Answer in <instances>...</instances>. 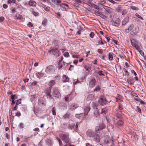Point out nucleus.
Returning <instances> with one entry per match:
<instances>
[{
  "label": "nucleus",
  "instance_id": "338daca9",
  "mask_svg": "<svg viewBox=\"0 0 146 146\" xmlns=\"http://www.w3.org/2000/svg\"><path fill=\"white\" fill-rule=\"evenodd\" d=\"M17 12L16 9L15 8H13L11 10V13H16Z\"/></svg>",
  "mask_w": 146,
  "mask_h": 146
},
{
  "label": "nucleus",
  "instance_id": "5701e85b",
  "mask_svg": "<svg viewBox=\"0 0 146 146\" xmlns=\"http://www.w3.org/2000/svg\"><path fill=\"white\" fill-rule=\"evenodd\" d=\"M70 116V113L68 112L63 116V118L65 119H67L69 118Z\"/></svg>",
  "mask_w": 146,
  "mask_h": 146
},
{
  "label": "nucleus",
  "instance_id": "5fc2aeb1",
  "mask_svg": "<svg viewBox=\"0 0 146 146\" xmlns=\"http://www.w3.org/2000/svg\"><path fill=\"white\" fill-rule=\"evenodd\" d=\"M110 10H111V8H110L108 7V8H106V9L105 10L106 12H107L109 13H111Z\"/></svg>",
  "mask_w": 146,
  "mask_h": 146
},
{
  "label": "nucleus",
  "instance_id": "6e6552de",
  "mask_svg": "<svg viewBox=\"0 0 146 146\" xmlns=\"http://www.w3.org/2000/svg\"><path fill=\"white\" fill-rule=\"evenodd\" d=\"M45 92L47 98L48 97L53 100V98L52 97V95L50 94L51 90L50 87L47 88L45 89Z\"/></svg>",
  "mask_w": 146,
  "mask_h": 146
},
{
  "label": "nucleus",
  "instance_id": "72a5a7b5",
  "mask_svg": "<svg viewBox=\"0 0 146 146\" xmlns=\"http://www.w3.org/2000/svg\"><path fill=\"white\" fill-rule=\"evenodd\" d=\"M64 100H65V101L66 102H68L71 100L67 95L64 97Z\"/></svg>",
  "mask_w": 146,
  "mask_h": 146
},
{
  "label": "nucleus",
  "instance_id": "6e6d98bb",
  "mask_svg": "<svg viewBox=\"0 0 146 146\" xmlns=\"http://www.w3.org/2000/svg\"><path fill=\"white\" fill-rule=\"evenodd\" d=\"M32 13L33 15L35 16H37L38 15L39 13L38 12L33 11L32 12Z\"/></svg>",
  "mask_w": 146,
  "mask_h": 146
},
{
  "label": "nucleus",
  "instance_id": "e2e57ef3",
  "mask_svg": "<svg viewBox=\"0 0 146 146\" xmlns=\"http://www.w3.org/2000/svg\"><path fill=\"white\" fill-rule=\"evenodd\" d=\"M47 20L46 19H44L43 21H42V25H45L46 23H47Z\"/></svg>",
  "mask_w": 146,
  "mask_h": 146
},
{
  "label": "nucleus",
  "instance_id": "a211bd4d",
  "mask_svg": "<svg viewBox=\"0 0 146 146\" xmlns=\"http://www.w3.org/2000/svg\"><path fill=\"white\" fill-rule=\"evenodd\" d=\"M105 125L104 124L102 123L100 126L97 127L96 128V131H98L100 130V129H104L105 128Z\"/></svg>",
  "mask_w": 146,
  "mask_h": 146
},
{
  "label": "nucleus",
  "instance_id": "b1692460",
  "mask_svg": "<svg viewBox=\"0 0 146 146\" xmlns=\"http://www.w3.org/2000/svg\"><path fill=\"white\" fill-rule=\"evenodd\" d=\"M36 4V3L33 1L30 0L29 1V4L31 6L34 7Z\"/></svg>",
  "mask_w": 146,
  "mask_h": 146
},
{
  "label": "nucleus",
  "instance_id": "864d4df0",
  "mask_svg": "<svg viewBox=\"0 0 146 146\" xmlns=\"http://www.w3.org/2000/svg\"><path fill=\"white\" fill-rule=\"evenodd\" d=\"M16 1V0H8V3H15Z\"/></svg>",
  "mask_w": 146,
  "mask_h": 146
},
{
  "label": "nucleus",
  "instance_id": "f8f14e48",
  "mask_svg": "<svg viewBox=\"0 0 146 146\" xmlns=\"http://www.w3.org/2000/svg\"><path fill=\"white\" fill-rule=\"evenodd\" d=\"M38 104L39 106H42L45 104V102L44 101V99L42 97H41L39 98L38 101Z\"/></svg>",
  "mask_w": 146,
  "mask_h": 146
},
{
  "label": "nucleus",
  "instance_id": "6ab92c4d",
  "mask_svg": "<svg viewBox=\"0 0 146 146\" xmlns=\"http://www.w3.org/2000/svg\"><path fill=\"white\" fill-rule=\"evenodd\" d=\"M108 109L107 107H106L102 109V111L101 114L104 115L107 113L108 111Z\"/></svg>",
  "mask_w": 146,
  "mask_h": 146
},
{
  "label": "nucleus",
  "instance_id": "8fccbe9b",
  "mask_svg": "<svg viewBox=\"0 0 146 146\" xmlns=\"http://www.w3.org/2000/svg\"><path fill=\"white\" fill-rule=\"evenodd\" d=\"M92 0H89V1H87V3H86V4L91 7V5L93 4L91 3Z\"/></svg>",
  "mask_w": 146,
  "mask_h": 146
},
{
  "label": "nucleus",
  "instance_id": "a878e982",
  "mask_svg": "<svg viewBox=\"0 0 146 146\" xmlns=\"http://www.w3.org/2000/svg\"><path fill=\"white\" fill-rule=\"evenodd\" d=\"M63 59V58L62 57V58L60 61V63L58 64V68L59 69H60L61 68H65L63 65V64L62 62V59Z\"/></svg>",
  "mask_w": 146,
  "mask_h": 146
},
{
  "label": "nucleus",
  "instance_id": "4d7b16f0",
  "mask_svg": "<svg viewBox=\"0 0 146 146\" xmlns=\"http://www.w3.org/2000/svg\"><path fill=\"white\" fill-rule=\"evenodd\" d=\"M140 102V103L142 105H145L146 104V103L143 101L142 100H141V99H140V100L139 101Z\"/></svg>",
  "mask_w": 146,
  "mask_h": 146
},
{
  "label": "nucleus",
  "instance_id": "c756f323",
  "mask_svg": "<svg viewBox=\"0 0 146 146\" xmlns=\"http://www.w3.org/2000/svg\"><path fill=\"white\" fill-rule=\"evenodd\" d=\"M139 28L138 27H136L135 28V29L133 30V32L134 34L136 35L138 33L139 30Z\"/></svg>",
  "mask_w": 146,
  "mask_h": 146
},
{
  "label": "nucleus",
  "instance_id": "39448f33",
  "mask_svg": "<svg viewBox=\"0 0 146 146\" xmlns=\"http://www.w3.org/2000/svg\"><path fill=\"white\" fill-rule=\"evenodd\" d=\"M98 102L100 105L103 106L104 104H106V102H109L107 100L104 96H101L100 97Z\"/></svg>",
  "mask_w": 146,
  "mask_h": 146
},
{
  "label": "nucleus",
  "instance_id": "f3484780",
  "mask_svg": "<svg viewBox=\"0 0 146 146\" xmlns=\"http://www.w3.org/2000/svg\"><path fill=\"white\" fill-rule=\"evenodd\" d=\"M95 137L93 139V140L95 141L96 142L99 143L100 141V137L99 135L96 134Z\"/></svg>",
  "mask_w": 146,
  "mask_h": 146
},
{
  "label": "nucleus",
  "instance_id": "9d476101",
  "mask_svg": "<svg viewBox=\"0 0 146 146\" xmlns=\"http://www.w3.org/2000/svg\"><path fill=\"white\" fill-rule=\"evenodd\" d=\"M51 51L52 52L53 54L56 57L59 56L60 54V52L56 48L52 49L51 50Z\"/></svg>",
  "mask_w": 146,
  "mask_h": 146
},
{
  "label": "nucleus",
  "instance_id": "13d9d810",
  "mask_svg": "<svg viewBox=\"0 0 146 146\" xmlns=\"http://www.w3.org/2000/svg\"><path fill=\"white\" fill-rule=\"evenodd\" d=\"M56 139L58 141L59 145L60 146H62V144L61 140L60 139H58V138H57Z\"/></svg>",
  "mask_w": 146,
  "mask_h": 146
},
{
  "label": "nucleus",
  "instance_id": "bb28decb",
  "mask_svg": "<svg viewBox=\"0 0 146 146\" xmlns=\"http://www.w3.org/2000/svg\"><path fill=\"white\" fill-rule=\"evenodd\" d=\"M97 74H98L99 75L101 76H104L105 75V72L104 71H102V70H98V72H97Z\"/></svg>",
  "mask_w": 146,
  "mask_h": 146
},
{
  "label": "nucleus",
  "instance_id": "dca6fc26",
  "mask_svg": "<svg viewBox=\"0 0 146 146\" xmlns=\"http://www.w3.org/2000/svg\"><path fill=\"white\" fill-rule=\"evenodd\" d=\"M102 40V39L100 37H96L94 39V41L96 44L97 45H100V41Z\"/></svg>",
  "mask_w": 146,
  "mask_h": 146
},
{
  "label": "nucleus",
  "instance_id": "69168bd1",
  "mask_svg": "<svg viewBox=\"0 0 146 146\" xmlns=\"http://www.w3.org/2000/svg\"><path fill=\"white\" fill-rule=\"evenodd\" d=\"M94 35V33L93 32H92L90 34V37L93 38Z\"/></svg>",
  "mask_w": 146,
  "mask_h": 146
},
{
  "label": "nucleus",
  "instance_id": "a18cd8bd",
  "mask_svg": "<svg viewBox=\"0 0 146 146\" xmlns=\"http://www.w3.org/2000/svg\"><path fill=\"white\" fill-rule=\"evenodd\" d=\"M35 96L34 95H31V96L30 100L31 102L34 101V100L35 99Z\"/></svg>",
  "mask_w": 146,
  "mask_h": 146
},
{
  "label": "nucleus",
  "instance_id": "680f3d73",
  "mask_svg": "<svg viewBox=\"0 0 146 146\" xmlns=\"http://www.w3.org/2000/svg\"><path fill=\"white\" fill-rule=\"evenodd\" d=\"M135 16L143 20V18L141 16H140L138 14L136 13L135 14Z\"/></svg>",
  "mask_w": 146,
  "mask_h": 146
},
{
  "label": "nucleus",
  "instance_id": "c9c22d12",
  "mask_svg": "<svg viewBox=\"0 0 146 146\" xmlns=\"http://www.w3.org/2000/svg\"><path fill=\"white\" fill-rule=\"evenodd\" d=\"M107 14H106L105 15H104L102 13H101V15L100 17L102 19H105L107 18Z\"/></svg>",
  "mask_w": 146,
  "mask_h": 146
},
{
  "label": "nucleus",
  "instance_id": "774afa93",
  "mask_svg": "<svg viewBox=\"0 0 146 146\" xmlns=\"http://www.w3.org/2000/svg\"><path fill=\"white\" fill-rule=\"evenodd\" d=\"M136 109L137 110L139 113H141V111L140 108L138 106H137L136 107Z\"/></svg>",
  "mask_w": 146,
  "mask_h": 146
},
{
  "label": "nucleus",
  "instance_id": "e433bc0d",
  "mask_svg": "<svg viewBox=\"0 0 146 146\" xmlns=\"http://www.w3.org/2000/svg\"><path fill=\"white\" fill-rule=\"evenodd\" d=\"M42 7L44 8L45 11H48L49 10V7L45 5L42 4Z\"/></svg>",
  "mask_w": 146,
  "mask_h": 146
},
{
  "label": "nucleus",
  "instance_id": "bf43d9fd",
  "mask_svg": "<svg viewBox=\"0 0 146 146\" xmlns=\"http://www.w3.org/2000/svg\"><path fill=\"white\" fill-rule=\"evenodd\" d=\"M64 56L66 57H68L69 56V54L68 52H66L64 54Z\"/></svg>",
  "mask_w": 146,
  "mask_h": 146
},
{
  "label": "nucleus",
  "instance_id": "58836bf2",
  "mask_svg": "<svg viewBox=\"0 0 146 146\" xmlns=\"http://www.w3.org/2000/svg\"><path fill=\"white\" fill-rule=\"evenodd\" d=\"M55 83V82L53 80H52L49 82L48 84L50 86H50H52L54 85V84Z\"/></svg>",
  "mask_w": 146,
  "mask_h": 146
},
{
  "label": "nucleus",
  "instance_id": "f704fd0d",
  "mask_svg": "<svg viewBox=\"0 0 146 146\" xmlns=\"http://www.w3.org/2000/svg\"><path fill=\"white\" fill-rule=\"evenodd\" d=\"M123 70L125 72V74L124 75L127 76H129V74L128 72L125 68H123Z\"/></svg>",
  "mask_w": 146,
  "mask_h": 146
},
{
  "label": "nucleus",
  "instance_id": "0eeeda50",
  "mask_svg": "<svg viewBox=\"0 0 146 146\" xmlns=\"http://www.w3.org/2000/svg\"><path fill=\"white\" fill-rule=\"evenodd\" d=\"M86 134L89 137H93L96 135V133L91 130H88L86 132Z\"/></svg>",
  "mask_w": 146,
  "mask_h": 146
},
{
  "label": "nucleus",
  "instance_id": "1a4fd4ad",
  "mask_svg": "<svg viewBox=\"0 0 146 146\" xmlns=\"http://www.w3.org/2000/svg\"><path fill=\"white\" fill-rule=\"evenodd\" d=\"M96 80L94 78L92 79L89 82V87L92 88H93L96 85Z\"/></svg>",
  "mask_w": 146,
  "mask_h": 146
},
{
  "label": "nucleus",
  "instance_id": "f257e3e1",
  "mask_svg": "<svg viewBox=\"0 0 146 146\" xmlns=\"http://www.w3.org/2000/svg\"><path fill=\"white\" fill-rule=\"evenodd\" d=\"M50 1L52 4H58L60 7L66 9L68 8V5L62 3L61 0H50Z\"/></svg>",
  "mask_w": 146,
  "mask_h": 146
},
{
  "label": "nucleus",
  "instance_id": "3c124183",
  "mask_svg": "<svg viewBox=\"0 0 146 146\" xmlns=\"http://www.w3.org/2000/svg\"><path fill=\"white\" fill-rule=\"evenodd\" d=\"M67 96L68 97L70 98L71 100H72V99H73V98L74 97V96H73V95H72V94H71Z\"/></svg>",
  "mask_w": 146,
  "mask_h": 146
},
{
  "label": "nucleus",
  "instance_id": "f03ea898",
  "mask_svg": "<svg viewBox=\"0 0 146 146\" xmlns=\"http://www.w3.org/2000/svg\"><path fill=\"white\" fill-rule=\"evenodd\" d=\"M59 136L62 140L66 143H68L69 144V142L70 140L68 134H60Z\"/></svg>",
  "mask_w": 146,
  "mask_h": 146
},
{
  "label": "nucleus",
  "instance_id": "20e7f679",
  "mask_svg": "<svg viewBox=\"0 0 146 146\" xmlns=\"http://www.w3.org/2000/svg\"><path fill=\"white\" fill-rule=\"evenodd\" d=\"M131 44L134 47L135 49L138 51H139L140 50L139 46L138 45V42L137 40L135 39H133L131 40Z\"/></svg>",
  "mask_w": 146,
  "mask_h": 146
},
{
  "label": "nucleus",
  "instance_id": "aec40b11",
  "mask_svg": "<svg viewBox=\"0 0 146 146\" xmlns=\"http://www.w3.org/2000/svg\"><path fill=\"white\" fill-rule=\"evenodd\" d=\"M120 23V21L119 18L116 19L115 21L114 22L113 25L115 26L118 27L119 26Z\"/></svg>",
  "mask_w": 146,
  "mask_h": 146
},
{
  "label": "nucleus",
  "instance_id": "2f4dec72",
  "mask_svg": "<svg viewBox=\"0 0 146 146\" xmlns=\"http://www.w3.org/2000/svg\"><path fill=\"white\" fill-rule=\"evenodd\" d=\"M91 66L89 64H87L85 66V68L86 70L88 71H90L91 70Z\"/></svg>",
  "mask_w": 146,
  "mask_h": 146
},
{
  "label": "nucleus",
  "instance_id": "7ed1b4c3",
  "mask_svg": "<svg viewBox=\"0 0 146 146\" xmlns=\"http://www.w3.org/2000/svg\"><path fill=\"white\" fill-rule=\"evenodd\" d=\"M56 69V68L53 65H50L46 68L45 72L48 73H52L55 71Z\"/></svg>",
  "mask_w": 146,
  "mask_h": 146
},
{
  "label": "nucleus",
  "instance_id": "9b49d317",
  "mask_svg": "<svg viewBox=\"0 0 146 146\" xmlns=\"http://www.w3.org/2000/svg\"><path fill=\"white\" fill-rule=\"evenodd\" d=\"M79 107L78 105L76 103L72 104L70 106L69 109L71 111H72L75 110L76 108Z\"/></svg>",
  "mask_w": 146,
  "mask_h": 146
},
{
  "label": "nucleus",
  "instance_id": "79ce46f5",
  "mask_svg": "<svg viewBox=\"0 0 146 146\" xmlns=\"http://www.w3.org/2000/svg\"><path fill=\"white\" fill-rule=\"evenodd\" d=\"M100 87L99 86H98L95 88L94 89V92H98L100 90Z\"/></svg>",
  "mask_w": 146,
  "mask_h": 146
},
{
  "label": "nucleus",
  "instance_id": "a19ab883",
  "mask_svg": "<svg viewBox=\"0 0 146 146\" xmlns=\"http://www.w3.org/2000/svg\"><path fill=\"white\" fill-rule=\"evenodd\" d=\"M91 7L98 10H99L100 9V7L94 4L91 5Z\"/></svg>",
  "mask_w": 146,
  "mask_h": 146
},
{
  "label": "nucleus",
  "instance_id": "4468645a",
  "mask_svg": "<svg viewBox=\"0 0 146 146\" xmlns=\"http://www.w3.org/2000/svg\"><path fill=\"white\" fill-rule=\"evenodd\" d=\"M94 115L97 118H100V114L99 111L98 109L94 110Z\"/></svg>",
  "mask_w": 146,
  "mask_h": 146
},
{
  "label": "nucleus",
  "instance_id": "4be33fe9",
  "mask_svg": "<svg viewBox=\"0 0 146 146\" xmlns=\"http://www.w3.org/2000/svg\"><path fill=\"white\" fill-rule=\"evenodd\" d=\"M69 78L66 75H64L62 76V81L64 82H68L69 81Z\"/></svg>",
  "mask_w": 146,
  "mask_h": 146
},
{
  "label": "nucleus",
  "instance_id": "c85d7f7f",
  "mask_svg": "<svg viewBox=\"0 0 146 146\" xmlns=\"http://www.w3.org/2000/svg\"><path fill=\"white\" fill-rule=\"evenodd\" d=\"M113 54L112 52H110L109 54L108 57L110 61H111L113 60Z\"/></svg>",
  "mask_w": 146,
  "mask_h": 146
},
{
  "label": "nucleus",
  "instance_id": "de8ad7c7",
  "mask_svg": "<svg viewBox=\"0 0 146 146\" xmlns=\"http://www.w3.org/2000/svg\"><path fill=\"white\" fill-rule=\"evenodd\" d=\"M21 103V100H17V101H16V106H17L18 105H19V104H20Z\"/></svg>",
  "mask_w": 146,
  "mask_h": 146
},
{
  "label": "nucleus",
  "instance_id": "c03bdc74",
  "mask_svg": "<svg viewBox=\"0 0 146 146\" xmlns=\"http://www.w3.org/2000/svg\"><path fill=\"white\" fill-rule=\"evenodd\" d=\"M83 113L76 114L75 115V117L77 118L80 119V118L81 115H83Z\"/></svg>",
  "mask_w": 146,
  "mask_h": 146
},
{
  "label": "nucleus",
  "instance_id": "0e129e2a",
  "mask_svg": "<svg viewBox=\"0 0 146 146\" xmlns=\"http://www.w3.org/2000/svg\"><path fill=\"white\" fill-rule=\"evenodd\" d=\"M127 81L129 84H131L132 80L130 78H128L127 80Z\"/></svg>",
  "mask_w": 146,
  "mask_h": 146
},
{
  "label": "nucleus",
  "instance_id": "cd10ccee",
  "mask_svg": "<svg viewBox=\"0 0 146 146\" xmlns=\"http://www.w3.org/2000/svg\"><path fill=\"white\" fill-rule=\"evenodd\" d=\"M92 106L93 108L95 110L98 109V107L99 106V105L95 102H93L92 103Z\"/></svg>",
  "mask_w": 146,
  "mask_h": 146
},
{
  "label": "nucleus",
  "instance_id": "ea45409f",
  "mask_svg": "<svg viewBox=\"0 0 146 146\" xmlns=\"http://www.w3.org/2000/svg\"><path fill=\"white\" fill-rule=\"evenodd\" d=\"M123 122L122 120H119L117 122V124L119 126H121L123 125Z\"/></svg>",
  "mask_w": 146,
  "mask_h": 146
},
{
  "label": "nucleus",
  "instance_id": "052dcab7",
  "mask_svg": "<svg viewBox=\"0 0 146 146\" xmlns=\"http://www.w3.org/2000/svg\"><path fill=\"white\" fill-rule=\"evenodd\" d=\"M24 124L23 123H20V127L21 129H23L25 127Z\"/></svg>",
  "mask_w": 146,
  "mask_h": 146
},
{
  "label": "nucleus",
  "instance_id": "603ef678",
  "mask_svg": "<svg viewBox=\"0 0 146 146\" xmlns=\"http://www.w3.org/2000/svg\"><path fill=\"white\" fill-rule=\"evenodd\" d=\"M134 100L137 101H139L140 100V98L138 96L137 97H133Z\"/></svg>",
  "mask_w": 146,
  "mask_h": 146
},
{
  "label": "nucleus",
  "instance_id": "473e14b6",
  "mask_svg": "<svg viewBox=\"0 0 146 146\" xmlns=\"http://www.w3.org/2000/svg\"><path fill=\"white\" fill-rule=\"evenodd\" d=\"M36 76L39 78L41 77L44 75V74L43 73L39 72H38L37 73H36Z\"/></svg>",
  "mask_w": 146,
  "mask_h": 146
},
{
  "label": "nucleus",
  "instance_id": "ddd939ff",
  "mask_svg": "<svg viewBox=\"0 0 146 146\" xmlns=\"http://www.w3.org/2000/svg\"><path fill=\"white\" fill-rule=\"evenodd\" d=\"M90 110V106H86L84 107V115H86L89 111Z\"/></svg>",
  "mask_w": 146,
  "mask_h": 146
},
{
  "label": "nucleus",
  "instance_id": "09e8293b",
  "mask_svg": "<svg viewBox=\"0 0 146 146\" xmlns=\"http://www.w3.org/2000/svg\"><path fill=\"white\" fill-rule=\"evenodd\" d=\"M52 114L54 116H55L56 114V112H55V110L54 109V108H53L52 109Z\"/></svg>",
  "mask_w": 146,
  "mask_h": 146
},
{
  "label": "nucleus",
  "instance_id": "393cba45",
  "mask_svg": "<svg viewBox=\"0 0 146 146\" xmlns=\"http://www.w3.org/2000/svg\"><path fill=\"white\" fill-rule=\"evenodd\" d=\"M68 128L70 129H75L76 127L74 124L72 123L71 124H69L68 126Z\"/></svg>",
  "mask_w": 146,
  "mask_h": 146
},
{
  "label": "nucleus",
  "instance_id": "37998d69",
  "mask_svg": "<svg viewBox=\"0 0 146 146\" xmlns=\"http://www.w3.org/2000/svg\"><path fill=\"white\" fill-rule=\"evenodd\" d=\"M130 8L132 9L135 10H138V8L135 6L131 5L130 6Z\"/></svg>",
  "mask_w": 146,
  "mask_h": 146
},
{
  "label": "nucleus",
  "instance_id": "49530a36",
  "mask_svg": "<svg viewBox=\"0 0 146 146\" xmlns=\"http://www.w3.org/2000/svg\"><path fill=\"white\" fill-rule=\"evenodd\" d=\"M95 13L96 15L97 16H100V15H101V13H102L97 11H95Z\"/></svg>",
  "mask_w": 146,
  "mask_h": 146
},
{
  "label": "nucleus",
  "instance_id": "412c9836",
  "mask_svg": "<svg viewBox=\"0 0 146 146\" xmlns=\"http://www.w3.org/2000/svg\"><path fill=\"white\" fill-rule=\"evenodd\" d=\"M129 20V17H128L125 18L122 22V25H125Z\"/></svg>",
  "mask_w": 146,
  "mask_h": 146
},
{
  "label": "nucleus",
  "instance_id": "2eb2a0df",
  "mask_svg": "<svg viewBox=\"0 0 146 146\" xmlns=\"http://www.w3.org/2000/svg\"><path fill=\"white\" fill-rule=\"evenodd\" d=\"M134 27V25L133 24L130 25L129 27L125 29V32L126 33H128L129 31H131L132 30Z\"/></svg>",
  "mask_w": 146,
  "mask_h": 146
},
{
  "label": "nucleus",
  "instance_id": "4c0bfd02",
  "mask_svg": "<svg viewBox=\"0 0 146 146\" xmlns=\"http://www.w3.org/2000/svg\"><path fill=\"white\" fill-rule=\"evenodd\" d=\"M38 146H49V145L48 144H47L45 146V143H43L42 141H41L38 144Z\"/></svg>",
  "mask_w": 146,
  "mask_h": 146
},
{
  "label": "nucleus",
  "instance_id": "7c9ffc66",
  "mask_svg": "<svg viewBox=\"0 0 146 146\" xmlns=\"http://www.w3.org/2000/svg\"><path fill=\"white\" fill-rule=\"evenodd\" d=\"M94 97V95L93 94H91L89 95L87 98V100H92Z\"/></svg>",
  "mask_w": 146,
  "mask_h": 146
},
{
  "label": "nucleus",
  "instance_id": "423d86ee",
  "mask_svg": "<svg viewBox=\"0 0 146 146\" xmlns=\"http://www.w3.org/2000/svg\"><path fill=\"white\" fill-rule=\"evenodd\" d=\"M52 94L54 96L58 98H59L61 97L60 94L57 88L53 89Z\"/></svg>",
  "mask_w": 146,
  "mask_h": 146
}]
</instances>
